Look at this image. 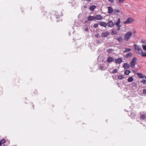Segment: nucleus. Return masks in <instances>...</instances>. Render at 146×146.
<instances>
[{"instance_id":"nucleus-1","label":"nucleus","mask_w":146,"mask_h":146,"mask_svg":"<svg viewBox=\"0 0 146 146\" xmlns=\"http://www.w3.org/2000/svg\"><path fill=\"white\" fill-rule=\"evenodd\" d=\"M133 46H134V50L135 52L139 54H141V53L143 51L141 46H138L135 44H134Z\"/></svg>"},{"instance_id":"nucleus-2","label":"nucleus","mask_w":146,"mask_h":146,"mask_svg":"<svg viewBox=\"0 0 146 146\" xmlns=\"http://www.w3.org/2000/svg\"><path fill=\"white\" fill-rule=\"evenodd\" d=\"M136 61L137 58L135 57H133L130 62V66L131 68H135Z\"/></svg>"},{"instance_id":"nucleus-3","label":"nucleus","mask_w":146,"mask_h":146,"mask_svg":"<svg viewBox=\"0 0 146 146\" xmlns=\"http://www.w3.org/2000/svg\"><path fill=\"white\" fill-rule=\"evenodd\" d=\"M132 35V33L131 31L127 32L125 35L124 38L125 41H127L130 38Z\"/></svg>"},{"instance_id":"nucleus-4","label":"nucleus","mask_w":146,"mask_h":146,"mask_svg":"<svg viewBox=\"0 0 146 146\" xmlns=\"http://www.w3.org/2000/svg\"><path fill=\"white\" fill-rule=\"evenodd\" d=\"M140 117L141 119L144 120L146 119V112H141Z\"/></svg>"},{"instance_id":"nucleus-5","label":"nucleus","mask_w":146,"mask_h":146,"mask_svg":"<svg viewBox=\"0 0 146 146\" xmlns=\"http://www.w3.org/2000/svg\"><path fill=\"white\" fill-rule=\"evenodd\" d=\"M109 35L110 33L108 31H106L102 32L101 36L102 37L105 38L107 37Z\"/></svg>"},{"instance_id":"nucleus-6","label":"nucleus","mask_w":146,"mask_h":146,"mask_svg":"<svg viewBox=\"0 0 146 146\" xmlns=\"http://www.w3.org/2000/svg\"><path fill=\"white\" fill-rule=\"evenodd\" d=\"M120 19L119 18H118V19L116 23V25L117 27H118L117 31H119L120 30V27H121V26L119 24L120 23Z\"/></svg>"},{"instance_id":"nucleus-7","label":"nucleus","mask_w":146,"mask_h":146,"mask_svg":"<svg viewBox=\"0 0 146 146\" xmlns=\"http://www.w3.org/2000/svg\"><path fill=\"white\" fill-rule=\"evenodd\" d=\"M134 21L133 20L131 17L128 18L126 21L124 22V24H126L127 23H130Z\"/></svg>"},{"instance_id":"nucleus-8","label":"nucleus","mask_w":146,"mask_h":146,"mask_svg":"<svg viewBox=\"0 0 146 146\" xmlns=\"http://www.w3.org/2000/svg\"><path fill=\"white\" fill-rule=\"evenodd\" d=\"M130 65H129L127 63H124L123 65V67L125 69H128L129 68Z\"/></svg>"},{"instance_id":"nucleus-9","label":"nucleus","mask_w":146,"mask_h":146,"mask_svg":"<svg viewBox=\"0 0 146 146\" xmlns=\"http://www.w3.org/2000/svg\"><path fill=\"white\" fill-rule=\"evenodd\" d=\"M103 19L102 17L100 15H97L95 17V19L96 20H99Z\"/></svg>"},{"instance_id":"nucleus-10","label":"nucleus","mask_w":146,"mask_h":146,"mask_svg":"<svg viewBox=\"0 0 146 146\" xmlns=\"http://www.w3.org/2000/svg\"><path fill=\"white\" fill-rule=\"evenodd\" d=\"M99 24L101 26L104 27H106L107 25V24L106 22H100Z\"/></svg>"},{"instance_id":"nucleus-11","label":"nucleus","mask_w":146,"mask_h":146,"mask_svg":"<svg viewBox=\"0 0 146 146\" xmlns=\"http://www.w3.org/2000/svg\"><path fill=\"white\" fill-rule=\"evenodd\" d=\"M133 55V54L132 53L129 52L125 55V57L126 58H127L129 57H131Z\"/></svg>"},{"instance_id":"nucleus-12","label":"nucleus","mask_w":146,"mask_h":146,"mask_svg":"<svg viewBox=\"0 0 146 146\" xmlns=\"http://www.w3.org/2000/svg\"><path fill=\"white\" fill-rule=\"evenodd\" d=\"M107 24L108 26L109 27H113V22L112 21H110Z\"/></svg>"},{"instance_id":"nucleus-13","label":"nucleus","mask_w":146,"mask_h":146,"mask_svg":"<svg viewBox=\"0 0 146 146\" xmlns=\"http://www.w3.org/2000/svg\"><path fill=\"white\" fill-rule=\"evenodd\" d=\"M122 59L120 58L116 59L115 60V62L116 64H120L122 62Z\"/></svg>"},{"instance_id":"nucleus-14","label":"nucleus","mask_w":146,"mask_h":146,"mask_svg":"<svg viewBox=\"0 0 146 146\" xmlns=\"http://www.w3.org/2000/svg\"><path fill=\"white\" fill-rule=\"evenodd\" d=\"M114 60V59L112 57H109L108 58L107 61L110 63L113 62Z\"/></svg>"},{"instance_id":"nucleus-15","label":"nucleus","mask_w":146,"mask_h":146,"mask_svg":"<svg viewBox=\"0 0 146 146\" xmlns=\"http://www.w3.org/2000/svg\"><path fill=\"white\" fill-rule=\"evenodd\" d=\"M96 6L95 5H92V6H90L89 7V9L91 11H94V9L96 8Z\"/></svg>"},{"instance_id":"nucleus-16","label":"nucleus","mask_w":146,"mask_h":146,"mask_svg":"<svg viewBox=\"0 0 146 146\" xmlns=\"http://www.w3.org/2000/svg\"><path fill=\"white\" fill-rule=\"evenodd\" d=\"M95 19V17L93 16H89L88 18V20L89 21L93 20Z\"/></svg>"},{"instance_id":"nucleus-17","label":"nucleus","mask_w":146,"mask_h":146,"mask_svg":"<svg viewBox=\"0 0 146 146\" xmlns=\"http://www.w3.org/2000/svg\"><path fill=\"white\" fill-rule=\"evenodd\" d=\"M108 13H111L113 11V8L111 7H108Z\"/></svg>"},{"instance_id":"nucleus-18","label":"nucleus","mask_w":146,"mask_h":146,"mask_svg":"<svg viewBox=\"0 0 146 146\" xmlns=\"http://www.w3.org/2000/svg\"><path fill=\"white\" fill-rule=\"evenodd\" d=\"M137 74L138 75L139 77L141 78H144L145 76H143L142 75V74L141 73H137Z\"/></svg>"},{"instance_id":"nucleus-19","label":"nucleus","mask_w":146,"mask_h":146,"mask_svg":"<svg viewBox=\"0 0 146 146\" xmlns=\"http://www.w3.org/2000/svg\"><path fill=\"white\" fill-rule=\"evenodd\" d=\"M117 33L116 30H112L111 33V34L112 35H116Z\"/></svg>"},{"instance_id":"nucleus-20","label":"nucleus","mask_w":146,"mask_h":146,"mask_svg":"<svg viewBox=\"0 0 146 146\" xmlns=\"http://www.w3.org/2000/svg\"><path fill=\"white\" fill-rule=\"evenodd\" d=\"M128 82H132L133 80V79L132 77H130L127 79Z\"/></svg>"},{"instance_id":"nucleus-21","label":"nucleus","mask_w":146,"mask_h":146,"mask_svg":"<svg viewBox=\"0 0 146 146\" xmlns=\"http://www.w3.org/2000/svg\"><path fill=\"white\" fill-rule=\"evenodd\" d=\"M5 140L3 139L1 140L0 141V146H1L3 144L5 143Z\"/></svg>"},{"instance_id":"nucleus-22","label":"nucleus","mask_w":146,"mask_h":146,"mask_svg":"<svg viewBox=\"0 0 146 146\" xmlns=\"http://www.w3.org/2000/svg\"><path fill=\"white\" fill-rule=\"evenodd\" d=\"M117 40L119 42H122L123 40V39L121 37H120L118 38Z\"/></svg>"},{"instance_id":"nucleus-23","label":"nucleus","mask_w":146,"mask_h":146,"mask_svg":"<svg viewBox=\"0 0 146 146\" xmlns=\"http://www.w3.org/2000/svg\"><path fill=\"white\" fill-rule=\"evenodd\" d=\"M131 72V71L129 70H126L124 74L125 75H128L129 73Z\"/></svg>"},{"instance_id":"nucleus-24","label":"nucleus","mask_w":146,"mask_h":146,"mask_svg":"<svg viewBox=\"0 0 146 146\" xmlns=\"http://www.w3.org/2000/svg\"><path fill=\"white\" fill-rule=\"evenodd\" d=\"M118 78L119 79L121 80L124 78V76L123 75H120L118 76Z\"/></svg>"},{"instance_id":"nucleus-25","label":"nucleus","mask_w":146,"mask_h":146,"mask_svg":"<svg viewBox=\"0 0 146 146\" xmlns=\"http://www.w3.org/2000/svg\"><path fill=\"white\" fill-rule=\"evenodd\" d=\"M49 13H47L46 11H44V14L43 15L45 16L47 18L48 17V16L49 15Z\"/></svg>"},{"instance_id":"nucleus-26","label":"nucleus","mask_w":146,"mask_h":146,"mask_svg":"<svg viewBox=\"0 0 146 146\" xmlns=\"http://www.w3.org/2000/svg\"><path fill=\"white\" fill-rule=\"evenodd\" d=\"M141 56L142 57H146V52L143 53V51L141 53V54H140Z\"/></svg>"},{"instance_id":"nucleus-27","label":"nucleus","mask_w":146,"mask_h":146,"mask_svg":"<svg viewBox=\"0 0 146 146\" xmlns=\"http://www.w3.org/2000/svg\"><path fill=\"white\" fill-rule=\"evenodd\" d=\"M131 50V49L129 48H125V50L123 51V53H125L127 52H129Z\"/></svg>"},{"instance_id":"nucleus-28","label":"nucleus","mask_w":146,"mask_h":146,"mask_svg":"<svg viewBox=\"0 0 146 146\" xmlns=\"http://www.w3.org/2000/svg\"><path fill=\"white\" fill-rule=\"evenodd\" d=\"M113 51V49H109L107 50V52L109 53H112Z\"/></svg>"},{"instance_id":"nucleus-29","label":"nucleus","mask_w":146,"mask_h":146,"mask_svg":"<svg viewBox=\"0 0 146 146\" xmlns=\"http://www.w3.org/2000/svg\"><path fill=\"white\" fill-rule=\"evenodd\" d=\"M119 12L120 11L118 9H115L114 10V13L115 14H116L117 13H119Z\"/></svg>"},{"instance_id":"nucleus-30","label":"nucleus","mask_w":146,"mask_h":146,"mask_svg":"<svg viewBox=\"0 0 146 146\" xmlns=\"http://www.w3.org/2000/svg\"><path fill=\"white\" fill-rule=\"evenodd\" d=\"M117 71H118V70L116 68V69H114L113 70V71L111 73L112 74H115V73H116L117 72Z\"/></svg>"},{"instance_id":"nucleus-31","label":"nucleus","mask_w":146,"mask_h":146,"mask_svg":"<svg viewBox=\"0 0 146 146\" xmlns=\"http://www.w3.org/2000/svg\"><path fill=\"white\" fill-rule=\"evenodd\" d=\"M141 82L143 84H146V80L143 79L141 81Z\"/></svg>"},{"instance_id":"nucleus-32","label":"nucleus","mask_w":146,"mask_h":146,"mask_svg":"<svg viewBox=\"0 0 146 146\" xmlns=\"http://www.w3.org/2000/svg\"><path fill=\"white\" fill-rule=\"evenodd\" d=\"M98 23H95L93 25V27L96 28L97 27H98Z\"/></svg>"},{"instance_id":"nucleus-33","label":"nucleus","mask_w":146,"mask_h":146,"mask_svg":"<svg viewBox=\"0 0 146 146\" xmlns=\"http://www.w3.org/2000/svg\"><path fill=\"white\" fill-rule=\"evenodd\" d=\"M142 47L143 49L144 50L146 51V45H142Z\"/></svg>"},{"instance_id":"nucleus-34","label":"nucleus","mask_w":146,"mask_h":146,"mask_svg":"<svg viewBox=\"0 0 146 146\" xmlns=\"http://www.w3.org/2000/svg\"><path fill=\"white\" fill-rule=\"evenodd\" d=\"M101 43V42L99 40L96 41V43L97 44H99Z\"/></svg>"},{"instance_id":"nucleus-35","label":"nucleus","mask_w":146,"mask_h":146,"mask_svg":"<svg viewBox=\"0 0 146 146\" xmlns=\"http://www.w3.org/2000/svg\"><path fill=\"white\" fill-rule=\"evenodd\" d=\"M143 93L144 94L146 95V89H143Z\"/></svg>"},{"instance_id":"nucleus-36","label":"nucleus","mask_w":146,"mask_h":146,"mask_svg":"<svg viewBox=\"0 0 146 146\" xmlns=\"http://www.w3.org/2000/svg\"><path fill=\"white\" fill-rule=\"evenodd\" d=\"M124 0H119L118 1V2L119 3L121 4L123 3L124 1Z\"/></svg>"},{"instance_id":"nucleus-37","label":"nucleus","mask_w":146,"mask_h":146,"mask_svg":"<svg viewBox=\"0 0 146 146\" xmlns=\"http://www.w3.org/2000/svg\"><path fill=\"white\" fill-rule=\"evenodd\" d=\"M132 85L133 86H137V83H132Z\"/></svg>"},{"instance_id":"nucleus-38","label":"nucleus","mask_w":146,"mask_h":146,"mask_svg":"<svg viewBox=\"0 0 146 146\" xmlns=\"http://www.w3.org/2000/svg\"><path fill=\"white\" fill-rule=\"evenodd\" d=\"M100 36V35L99 34H97L96 35H95V36L97 38H98Z\"/></svg>"},{"instance_id":"nucleus-39","label":"nucleus","mask_w":146,"mask_h":146,"mask_svg":"<svg viewBox=\"0 0 146 146\" xmlns=\"http://www.w3.org/2000/svg\"><path fill=\"white\" fill-rule=\"evenodd\" d=\"M142 41L143 44H146V40H142Z\"/></svg>"},{"instance_id":"nucleus-40","label":"nucleus","mask_w":146,"mask_h":146,"mask_svg":"<svg viewBox=\"0 0 146 146\" xmlns=\"http://www.w3.org/2000/svg\"><path fill=\"white\" fill-rule=\"evenodd\" d=\"M104 68V66H100V69L101 70H102L103 69V68Z\"/></svg>"},{"instance_id":"nucleus-41","label":"nucleus","mask_w":146,"mask_h":146,"mask_svg":"<svg viewBox=\"0 0 146 146\" xmlns=\"http://www.w3.org/2000/svg\"><path fill=\"white\" fill-rule=\"evenodd\" d=\"M108 1L111 2V3H113L114 2V0H108Z\"/></svg>"},{"instance_id":"nucleus-42","label":"nucleus","mask_w":146,"mask_h":146,"mask_svg":"<svg viewBox=\"0 0 146 146\" xmlns=\"http://www.w3.org/2000/svg\"><path fill=\"white\" fill-rule=\"evenodd\" d=\"M116 23L117 22H113V26L115 25H116Z\"/></svg>"},{"instance_id":"nucleus-43","label":"nucleus","mask_w":146,"mask_h":146,"mask_svg":"<svg viewBox=\"0 0 146 146\" xmlns=\"http://www.w3.org/2000/svg\"><path fill=\"white\" fill-rule=\"evenodd\" d=\"M85 30L86 31H88V28H86Z\"/></svg>"},{"instance_id":"nucleus-44","label":"nucleus","mask_w":146,"mask_h":146,"mask_svg":"<svg viewBox=\"0 0 146 146\" xmlns=\"http://www.w3.org/2000/svg\"><path fill=\"white\" fill-rule=\"evenodd\" d=\"M83 7L84 9H85V8H87V6L86 5H84V6Z\"/></svg>"},{"instance_id":"nucleus-45","label":"nucleus","mask_w":146,"mask_h":146,"mask_svg":"<svg viewBox=\"0 0 146 146\" xmlns=\"http://www.w3.org/2000/svg\"><path fill=\"white\" fill-rule=\"evenodd\" d=\"M119 83H117V85H119Z\"/></svg>"},{"instance_id":"nucleus-46","label":"nucleus","mask_w":146,"mask_h":146,"mask_svg":"<svg viewBox=\"0 0 146 146\" xmlns=\"http://www.w3.org/2000/svg\"><path fill=\"white\" fill-rule=\"evenodd\" d=\"M145 79H146V77L145 78Z\"/></svg>"},{"instance_id":"nucleus-47","label":"nucleus","mask_w":146,"mask_h":146,"mask_svg":"<svg viewBox=\"0 0 146 146\" xmlns=\"http://www.w3.org/2000/svg\"><path fill=\"white\" fill-rule=\"evenodd\" d=\"M3 146H5L4 145H3Z\"/></svg>"}]
</instances>
